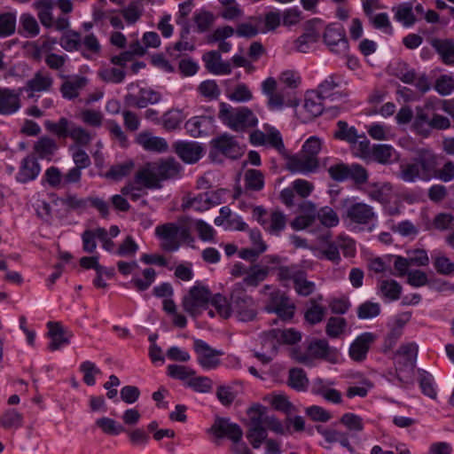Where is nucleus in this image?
I'll use <instances>...</instances> for the list:
<instances>
[{
  "instance_id": "e433bc0d",
  "label": "nucleus",
  "mask_w": 454,
  "mask_h": 454,
  "mask_svg": "<svg viewBox=\"0 0 454 454\" xmlns=\"http://www.w3.org/2000/svg\"><path fill=\"white\" fill-rule=\"evenodd\" d=\"M432 46L445 65L454 66V41L452 39H434L432 42Z\"/></svg>"
},
{
  "instance_id": "f3484780",
  "label": "nucleus",
  "mask_w": 454,
  "mask_h": 454,
  "mask_svg": "<svg viewBox=\"0 0 454 454\" xmlns=\"http://www.w3.org/2000/svg\"><path fill=\"white\" fill-rule=\"evenodd\" d=\"M210 432L219 439L227 438L236 444L241 441L243 431L241 427L227 418H216L210 427Z\"/></svg>"
},
{
  "instance_id": "338daca9",
  "label": "nucleus",
  "mask_w": 454,
  "mask_h": 454,
  "mask_svg": "<svg viewBox=\"0 0 454 454\" xmlns=\"http://www.w3.org/2000/svg\"><path fill=\"white\" fill-rule=\"evenodd\" d=\"M267 428L264 425L249 427L247 437L254 449L261 447L262 443L267 441Z\"/></svg>"
},
{
  "instance_id": "7ed1b4c3",
  "label": "nucleus",
  "mask_w": 454,
  "mask_h": 454,
  "mask_svg": "<svg viewBox=\"0 0 454 454\" xmlns=\"http://www.w3.org/2000/svg\"><path fill=\"white\" fill-rule=\"evenodd\" d=\"M43 125L46 130L59 138H71L74 145L69 147V150L74 147L83 148L93 140L90 132L66 117L59 118L58 121L46 120Z\"/></svg>"
},
{
  "instance_id": "8fccbe9b",
  "label": "nucleus",
  "mask_w": 454,
  "mask_h": 454,
  "mask_svg": "<svg viewBox=\"0 0 454 454\" xmlns=\"http://www.w3.org/2000/svg\"><path fill=\"white\" fill-rule=\"evenodd\" d=\"M395 19L401 22L404 27H410L416 22V18L410 3H404L394 8Z\"/></svg>"
},
{
  "instance_id": "a878e982",
  "label": "nucleus",
  "mask_w": 454,
  "mask_h": 454,
  "mask_svg": "<svg viewBox=\"0 0 454 454\" xmlns=\"http://www.w3.org/2000/svg\"><path fill=\"white\" fill-rule=\"evenodd\" d=\"M214 122V118L210 116H193L185 122L184 128L191 137H201L213 132Z\"/></svg>"
},
{
  "instance_id": "a19ab883",
  "label": "nucleus",
  "mask_w": 454,
  "mask_h": 454,
  "mask_svg": "<svg viewBox=\"0 0 454 454\" xmlns=\"http://www.w3.org/2000/svg\"><path fill=\"white\" fill-rule=\"evenodd\" d=\"M286 225V217L279 210L272 211L267 219V223L262 228L270 234L278 235Z\"/></svg>"
},
{
  "instance_id": "4c0bfd02",
  "label": "nucleus",
  "mask_w": 454,
  "mask_h": 454,
  "mask_svg": "<svg viewBox=\"0 0 454 454\" xmlns=\"http://www.w3.org/2000/svg\"><path fill=\"white\" fill-rule=\"evenodd\" d=\"M58 43L57 39L51 37H41L37 41L31 43L32 51L31 55L34 59L41 60L43 58L53 53Z\"/></svg>"
},
{
  "instance_id": "393cba45",
  "label": "nucleus",
  "mask_w": 454,
  "mask_h": 454,
  "mask_svg": "<svg viewBox=\"0 0 454 454\" xmlns=\"http://www.w3.org/2000/svg\"><path fill=\"white\" fill-rule=\"evenodd\" d=\"M21 93L22 89H0V115H12L20 110Z\"/></svg>"
},
{
  "instance_id": "aec40b11",
  "label": "nucleus",
  "mask_w": 454,
  "mask_h": 454,
  "mask_svg": "<svg viewBox=\"0 0 454 454\" xmlns=\"http://www.w3.org/2000/svg\"><path fill=\"white\" fill-rule=\"evenodd\" d=\"M178 233L179 226L174 223H167L155 228V235L162 240L160 247L167 252H175L179 249Z\"/></svg>"
},
{
  "instance_id": "dca6fc26",
  "label": "nucleus",
  "mask_w": 454,
  "mask_h": 454,
  "mask_svg": "<svg viewBox=\"0 0 454 454\" xmlns=\"http://www.w3.org/2000/svg\"><path fill=\"white\" fill-rule=\"evenodd\" d=\"M211 292L205 286H192L188 295L183 300L184 309L192 316H195L198 309L206 307L209 303Z\"/></svg>"
},
{
  "instance_id": "f8f14e48",
  "label": "nucleus",
  "mask_w": 454,
  "mask_h": 454,
  "mask_svg": "<svg viewBox=\"0 0 454 454\" xmlns=\"http://www.w3.org/2000/svg\"><path fill=\"white\" fill-rule=\"evenodd\" d=\"M418 351V345L414 342L403 344L396 350L395 366L397 373V379L399 381L403 382V380L400 376L401 372H413L416 366Z\"/></svg>"
},
{
  "instance_id": "c03bdc74",
  "label": "nucleus",
  "mask_w": 454,
  "mask_h": 454,
  "mask_svg": "<svg viewBox=\"0 0 454 454\" xmlns=\"http://www.w3.org/2000/svg\"><path fill=\"white\" fill-rule=\"evenodd\" d=\"M303 271L304 270L297 264L279 266L278 268V279L281 281L284 286H286L289 281H293L294 284L296 280H299Z\"/></svg>"
},
{
  "instance_id": "c756f323",
  "label": "nucleus",
  "mask_w": 454,
  "mask_h": 454,
  "mask_svg": "<svg viewBox=\"0 0 454 454\" xmlns=\"http://www.w3.org/2000/svg\"><path fill=\"white\" fill-rule=\"evenodd\" d=\"M40 172L41 166L37 159L32 156H27L20 161L15 179L18 183L27 184L35 180Z\"/></svg>"
},
{
  "instance_id": "412c9836",
  "label": "nucleus",
  "mask_w": 454,
  "mask_h": 454,
  "mask_svg": "<svg viewBox=\"0 0 454 454\" xmlns=\"http://www.w3.org/2000/svg\"><path fill=\"white\" fill-rule=\"evenodd\" d=\"M173 148L177 156L188 164L198 162L204 153L202 145L194 141H176Z\"/></svg>"
},
{
  "instance_id": "37998d69",
  "label": "nucleus",
  "mask_w": 454,
  "mask_h": 454,
  "mask_svg": "<svg viewBox=\"0 0 454 454\" xmlns=\"http://www.w3.org/2000/svg\"><path fill=\"white\" fill-rule=\"evenodd\" d=\"M326 314V309L317 303V299L309 301V307L304 313V318L311 325H315L323 321Z\"/></svg>"
},
{
  "instance_id": "7c9ffc66",
  "label": "nucleus",
  "mask_w": 454,
  "mask_h": 454,
  "mask_svg": "<svg viewBox=\"0 0 454 454\" xmlns=\"http://www.w3.org/2000/svg\"><path fill=\"white\" fill-rule=\"evenodd\" d=\"M206 69L216 75L230 74L231 67L229 62L222 60L221 54L216 51H210L202 56Z\"/></svg>"
},
{
  "instance_id": "4468645a",
  "label": "nucleus",
  "mask_w": 454,
  "mask_h": 454,
  "mask_svg": "<svg viewBox=\"0 0 454 454\" xmlns=\"http://www.w3.org/2000/svg\"><path fill=\"white\" fill-rule=\"evenodd\" d=\"M193 348L198 355V364L206 371L217 368L220 364L219 356L223 355L221 350L211 348L206 341L196 339Z\"/></svg>"
},
{
  "instance_id": "f704fd0d",
  "label": "nucleus",
  "mask_w": 454,
  "mask_h": 454,
  "mask_svg": "<svg viewBox=\"0 0 454 454\" xmlns=\"http://www.w3.org/2000/svg\"><path fill=\"white\" fill-rule=\"evenodd\" d=\"M53 80L50 74H44L41 72L35 74L32 79L27 82L22 91L30 92L28 97H33L35 92L47 91L52 86Z\"/></svg>"
},
{
  "instance_id": "3c124183",
  "label": "nucleus",
  "mask_w": 454,
  "mask_h": 454,
  "mask_svg": "<svg viewBox=\"0 0 454 454\" xmlns=\"http://www.w3.org/2000/svg\"><path fill=\"white\" fill-rule=\"evenodd\" d=\"M269 335L285 344H295L301 340V333L294 328L272 329L269 332Z\"/></svg>"
},
{
  "instance_id": "1a4fd4ad",
  "label": "nucleus",
  "mask_w": 454,
  "mask_h": 454,
  "mask_svg": "<svg viewBox=\"0 0 454 454\" xmlns=\"http://www.w3.org/2000/svg\"><path fill=\"white\" fill-rule=\"evenodd\" d=\"M323 40L332 53L342 57L348 55L349 45L345 28L341 24L331 23L326 26Z\"/></svg>"
},
{
  "instance_id": "49530a36",
  "label": "nucleus",
  "mask_w": 454,
  "mask_h": 454,
  "mask_svg": "<svg viewBox=\"0 0 454 454\" xmlns=\"http://www.w3.org/2000/svg\"><path fill=\"white\" fill-rule=\"evenodd\" d=\"M288 386L296 391H306L309 379L303 369L293 368L289 371Z\"/></svg>"
},
{
  "instance_id": "72a5a7b5",
  "label": "nucleus",
  "mask_w": 454,
  "mask_h": 454,
  "mask_svg": "<svg viewBox=\"0 0 454 454\" xmlns=\"http://www.w3.org/2000/svg\"><path fill=\"white\" fill-rule=\"evenodd\" d=\"M268 274V267H261L258 264H254L249 267L243 280L234 285H240L242 288H245V286L257 287L261 282L266 279Z\"/></svg>"
},
{
  "instance_id": "864d4df0",
  "label": "nucleus",
  "mask_w": 454,
  "mask_h": 454,
  "mask_svg": "<svg viewBox=\"0 0 454 454\" xmlns=\"http://www.w3.org/2000/svg\"><path fill=\"white\" fill-rule=\"evenodd\" d=\"M185 116L182 110L170 109L162 116V125L166 130L172 131L180 128Z\"/></svg>"
},
{
  "instance_id": "9b49d317",
  "label": "nucleus",
  "mask_w": 454,
  "mask_h": 454,
  "mask_svg": "<svg viewBox=\"0 0 454 454\" xmlns=\"http://www.w3.org/2000/svg\"><path fill=\"white\" fill-rule=\"evenodd\" d=\"M265 310L277 314L283 321H290L294 316L295 305L286 294L275 291L270 294Z\"/></svg>"
},
{
  "instance_id": "5fc2aeb1",
  "label": "nucleus",
  "mask_w": 454,
  "mask_h": 454,
  "mask_svg": "<svg viewBox=\"0 0 454 454\" xmlns=\"http://www.w3.org/2000/svg\"><path fill=\"white\" fill-rule=\"evenodd\" d=\"M135 164L131 160L113 165L106 173V177L113 179L114 181H120L123 177L129 176L133 170Z\"/></svg>"
},
{
  "instance_id": "bb28decb",
  "label": "nucleus",
  "mask_w": 454,
  "mask_h": 454,
  "mask_svg": "<svg viewBox=\"0 0 454 454\" xmlns=\"http://www.w3.org/2000/svg\"><path fill=\"white\" fill-rule=\"evenodd\" d=\"M376 340V336L372 333H363L358 335L349 347V356L356 362L364 361L370 349L371 345Z\"/></svg>"
},
{
  "instance_id": "79ce46f5",
  "label": "nucleus",
  "mask_w": 454,
  "mask_h": 454,
  "mask_svg": "<svg viewBox=\"0 0 454 454\" xmlns=\"http://www.w3.org/2000/svg\"><path fill=\"white\" fill-rule=\"evenodd\" d=\"M320 33L314 27H309L305 33L295 40V48L298 51L306 53L311 45L318 41Z\"/></svg>"
},
{
  "instance_id": "f257e3e1",
  "label": "nucleus",
  "mask_w": 454,
  "mask_h": 454,
  "mask_svg": "<svg viewBox=\"0 0 454 454\" xmlns=\"http://www.w3.org/2000/svg\"><path fill=\"white\" fill-rule=\"evenodd\" d=\"M181 165L172 157L146 162L136 172L137 182H144L147 189L157 190L162 187V182L177 177Z\"/></svg>"
},
{
  "instance_id": "b1692460",
  "label": "nucleus",
  "mask_w": 454,
  "mask_h": 454,
  "mask_svg": "<svg viewBox=\"0 0 454 454\" xmlns=\"http://www.w3.org/2000/svg\"><path fill=\"white\" fill-rule=\"evenodd\" d=\"M345 215L352 223L359 225L368 224L376 217L373 207L364 202L350 204Z\"/></svg>"
},
{
  "instance_id": "a211bd4d",
  "label": "nucleus",
  "mask_w": 454,
  "mask_h": 454,
  "mask_svg": "<svg viewBox=\"0 0 454 454\" xmlns=\"http://www.w3.org/2000/svg\"><path fill=\"white\" fill-rule=\"evenodd\" d=\"M438 108L432 98H429L423 106L416 107L412 127L418 134L425 137L430 134V121L434 112Z\"/></svg>"
},
{
  "instance_id": "423d86ee",
  "label": "nucleus",
  "mask_w": 454,
  "mask_h": 454,
  "mask_svg": "<svg viewBox=\"0 0 454 454\" xmlns=\"http://www.w3.org/2000/svg\"><path fill=\"white\" fill-rule=\"evenodd\" d=\"M294 358L301 364H310L313 359H323L335 364L339 359V352L336 348L331 347L326 340H314L307 347V352L294 351Z\"/></svg>"
},
{
  "instance_id": "9d476101",
  "label": "nucleus",
  "mask_w": 454,
  "mask_h": 454,
  "mask_svg": "<svg viewBox=\"0 0 454 454\" xmlns=\"http://www.w3.org/2000/svg\"><path fill=\"white\" fill-rule=\"evenodd\" d=\"M346 82L342 75L332 74L318 84L316 91L324 99H330L331 101L341 100L348 96L344 88Z\"/></svg>"
},
{
  "instance_id": "ea45409f",
  "label": "nucleus",
  "mask_w": 454,
  "mask_h": 454,
  "mask_svg": "<svg viewBox=\"0 0 454 454\" xmlns=\"http://www.w3.org/2000/svg\"><path fill=\"white\" fill-rule=\"evenodd\" d=\"M396 177L404 183L422 181V176L412 158L409 162L401 163Z\"/></svg>"
},
{
  "instance_id": "69168bd1",
  "label": "nucleus",
  "mask_w": 454,
  "mask_h": 454,
  "mask_svg": "<svg viewBox=\"0 0 454 454\" xmlns=\"http://www.w3.org/2000/svg\"><path fill=\"white\" fill-rule=\"evenodd\" d=\"M59 44L67 51H79L81 50V35L76 31H69L60 37Z\"/></svg>"
},
{
  "instance_id": "e2e57ef3",
  "label": "nucleus",
  "mask_w": 454,
  "mask_h": 454,
  "mask_svg": "<svg viewBox=\"0 0 454 454\" xmlns=\"http://www.w3.org/2000/svg\"><path fill=\"white\" fill-rule=\"evenodd\" d=\"M195 371L180 364H169L167 367V374L175 380H179L184 384L189 381L192 376L195 375Z\"/></svg>"
},
{
  "instance_id": "0e129e2a",
  "label": "nucleus",
  "mask_w": 454,
  "mask_h": 454,
  "mask_svg": "<svg viewBox=\"0 0 454 454\" xmlns=\"http://www.w3.org/2000/svg\"><path fill=\"white\" fill-rule=\"evenodd\" d=\"M317 218L320 223L327 228H333L339 224L340 218L337 213L328 206L322 207L317 214Z\"/></svg>"
},
{
  "instance_id": "603ef678",
  "label": "nucleus",
  "mask_w": 454,
  "mask_h": 454,
  "mask_svg": "<svg viewBox=\"0 0 454 454\" xmlns=\"http://www.w3.org/2000/svg\"><path fill=\"white\" fill-rule=\"evenodd\" d=\"M419 383L422 393L431 399H436L437 391L435 388L434 380L431 373L425 370H419Z\"/></svg>"
},
{
  "instance_id": "09e8293b",
  "label": "nucleus",
  "mask_w": 454,
  "mask_h": 454,
  "mask_svg": "<svg viewBox=\"0 0 454 454\" xmlns=\"http://www.w3.org/2000/svg\"><path fill=\"white\" fill-rule=\"evenodd\" d=\"M23 415L15 409L5 411L0 417V425L4 429H18L23 426Z\"/></svg>"
},
{
  "instance_id": "13d9d810",
  "label": "nucleus",
  "mask_w": 454,
  "mask_h": 454,
  "mask_svg": "<svg viewBox=\"0 0 454 454\" xmlns=\"http://www.w3.org/2000/svg\"><path fill=\"white\" fill-rule=\"evenodd\" d=\"M347 320L341 317H331L325 325V333L328 337L339 338L346 330Z\"/></svg>"
},
{
  "instance_id": "ddd939ff",
  "label": "nucleus",
  "mask_w": 454,
  "mask_h": 454,
  "mask_svg": "<svg viewBox=\"0 0 454 454\" xmlns=\"http://www.w3.org/2000/svg\"><path fill=\"white\" fill-rule=\"evenodd\" d=\"M412 159L422 176V181L428 182L434 179L438 162L433 151L426 148L418 149Z\"/></svg>"
},
{
  "instance_id": "6e6552de",
  "label": "nucleus",
  "mask_w": 454,
  "mask_h": 454,
  "mask_svg": "<svg viewBox=\"0 0 454 454\" xmlns=\"http://www.w3.org/2000/svg\"><path fill=\"white\" fill-rule=\"evenodd\" d=\"M328 174L336 182L353 181L356 184H364L368 181L366 169L356 163L348 165L343 162L336 163L329 167Z\"/></svg>"
},
{
  "instance_id": "de8ad7c7",
  "label": "nucleus",
  "mask_w": 454,
  "mask_h": 454,
  "mask_svg": "<svg viewBox=\"0 0 454 454\" xmlns=\"http://www.w3.org/2000/svg\"><path fill=\"white\" fill-rule=\"evenodd\" d=\"M33 7L38 11V18L41 23L46 27H51L53 25L52 1L39 0L33 4Z\"/></svg>"
},
{
  "instance_id": "2eb2a0df",
  "label": "nucleus",
  "mask_w": 454,
  "mask_h": 454,
  "mask_svg": "<svg viewBox=\"0 0 454 454\" xmlns=\"http://www.w3.org/2000/svg\"><path fill=\"white\" fill-rule=\"evenodd\" d=\"M210 145L213 150L231 160H237L243 154V149L235 137L226 132L213 138Z\"/></svg>"
},
{
  "instance_id": "a18cd8bd",
  "label": "nucleus",
  "mask_w": 454,
  "mask_h": 454,
  "mask_svg": "<svg viewBox=\"0 0 454 454\" xmlns=\"http://www.w3.org/2000/svg\"><path fill=\"white\" fill-rule=\"evenodd\" d=\"M147 187L144 182H137L136 175L133 181L127 183L121 190L123 196L129 197L131 200L137 201L142 196L146 195Z\"/></svg>"
},
{
  "instance_id": "473e14b6",
  "label": "nucleus",
  "mask_w": 454,
  "mask_h": 454,
  "mask_svg": "<svg viewBox=\"0 0 454 454\" xmlns=\"http://www.w3.org/2000/svg\"><path fill=\"white\" fill-rule=\"evenodd\" d=\"M402 291V286L394 279H383L378 283V294L385 302L399 300Z\"/></svg>"
},
{
  "instance_id": "bf43d9fd",
  "label": "nucleus",
  "mask_w": 454,
  "mask_h": 454,
  "mask_svg": "<svg viewBox=\"0 0 454 454\" xmlns=\"http://www.w3.org/2000/svg\"><path fill=\"white\" fill-rule=\"evenodd\" d=\"M208 200L209 199L207 195L205 194V192H202L192 198H187L186 200H184L182 203V208L183 210L193 208L199 212L206 211L210 208Z\"/></svg>"
},
{
  "instance_id": "58836bf2",
  "label": "nucleus",
  "mask_w": 454,
  "mask_h": 454,
  "mask_svg": "<svg viewBox=\"0 0 454 454\" xmlns=\"http://www.w3.org/2000/svg\"><path fill=\"white\" fill-rule=\"evenodd\" d=\"M81 55L89 60L94 59L101 52V45L94 34L86 35L81 39Z\"/></svg>"
},
{
  "instance_id": "20e7f679",
  "label": "nucleus",
  "mask_w": 454,
  "mask_h": 454,
  "mask_svg": "<svg viewBox=\"0 0 454 454\" xmlns=\"http://www.w3.org/2000/svg\"><path fill=\"white\" fill-rule=\"evenodd\" d=\"M231 316L243 323L253 322L257 318L258 304L247 294L240 285H233L231 291Z\"/></svg>"
},
{
  "instance_id": "680f3d73",
  "label": "nucleus",
  "mask_w": 454,
  "mask_h": 454,
  "mask_svg": "<svg viewBox=\"0 0 454 454\" xmlns=\"http://www.w3.org/2000/svg\"><path fill=\"white\" fill-rule=\"evenodd\" d=\"M325 440L330 443L339 442L342 447L353 453L354 448L349 443L347 434L333 429H325L320 432Z\"/></svg>"
},
{
  "instance_id": "2f4dec72",
  "label": "nucleus",
  "mask_w": 454,
  "mask_h": 454,
  "mask_svg": "<svg viewBox=\"0 0 454 454\" xmlns=\"http://www.w3.org/2000/svg\"><path fill=\"white\" fill-rule=\"evenodd\" d=\"M136 143L148 152L165 153L168 149L165 138L153 136L148 131L140 132L136 137Z\"/></svg>"
},
{
  "instance_id": "cd10ccee",
  "label": "nucleus",
  "mask_w": 454,
  "mask_h": 454,
  "mask_svg": "<svg viewBox=\"0 0 454 454\" xmlns=\"http://www.w3.org/2000/svg\"><path fill=\"white\" fill-rule=\"evenodd\" d=\"M161 95L151 88H141L137 94L129 93L125 96V102L130 106L145 108L148 105L160 102Z\"/></svg>"
},
{
  "instance_id": "39448f33",
  "label": "nucleus",
  "mask_w": 454,
  "mask_h": 454,
  "mask_svg": "<svg viewBox=\"0 0 454 454\" xmlns=\"http://www.w3.org/2000/svg\"><path fill=\"white\" fill-rule=\"evenodd\" d=\"M325 244L320 248V258H325L338 265L340 261V250L345 257H354L356 253L355 241L347 235L340 234L335 239H329V236L322 237Z\"/></svg>"
},
{
  "instance_id": "c85d7f7f",
  "label": "nucleus",
  "mask_w": 454,
  "mask_h": 454,
  "mask_svg": "<svg viewBox=\"0 0 454 454\" xmlns=\"http://www.w3.org/2000/svg\"><path fill=\"white\" fill-rule=\"evenodd\" d=\"M323 100L324 98L316 90L306 93L301 112L303 121H309L323 113Z\"/></svg>"
},
{
  "instance_id": "f03ea898",
  "label": "nucleus",
  "mask_w": 454,
  "mask_h": 454,
  "mask_svg": "<svg viewBox=\"0 0 454 454\" xmlns=\"http://www.w3.org/2000/svg\"><path fill=\"white\" fill-rule=\"evenodd\" d=\"M218 118L235 132H246L258 125V118L247 106L233 107L227 103L219 106Z\"/></svg>"
},
{
  "instance_id": "4d7b16f0",
  "label": "nucleus",
  "mask_w": 454,
  "mask_h": 454,
  "mask_svg": "<svg viewBox=\"0 0 454 454\" xmlns=\"http://www.w3.org/2000/svg\"><path fill=\"white\" fill-rule=\"evenodd\" d=\"M245 186L248 190L261 191L264 187V176L258 169H247L244 176Z\"/></svg>"
},
{
  "instance_id": "6e6d98bb",
  "label": "nucleus",
  "mask_w": 454,
  "mask_h": 454,
  "mask_svg": "<svg viewBox=\"0 0 454 454\" xmlns=\"http://www.w3.org/2000/svg\"><path fill=\"white\" fill-rule=\"evenodd\" d=\"M143 278L139 277H133L130 284L138 291L143 292L147 290L152 284L155 281L156 271L153 268H146L143 270Z\"/></svg>"
},
{
  "instance_id": "0eeeda50",
  "label": "nucleus",
  "mask_w": 454,
  "mask_h": 454,
  "mask_svg": "<svg viewBox=\"0 0 454 454\" xmlns=\"http://www.w3.org/2000/svg\"><path fill=\"white\" fill-rule=\"evenodd\" d=\"M262 92L267 97V106L271 111L298 105V100L293 93L284 89L277 90V81L273 77H268L262 82Z\"/></svg>"
},
{
  "instance_id": "774afa93",
  "label": "nucleus",
  "mask_w": 454,
  "mask_h": 454,
  "mask_svg": "<svg viewBox=\"0 0 454 454\" xmlns=\"http://www.w3.org/2000/svg\"><path fill=\"white\" fill-rule=\"evenodd\" d=\"M43 181L53 189L64 188L63 174L58 167H49L43 174Z\"/></svg>"
},
{
  "instance_id": "052dcab7",
  "label": "nucleus",
  "mask_w": 454,
  "mask_h": 454,
  "mask_svg": "<svg viewBox=\"0 0 454 454\" xmlns=\"http://www.w3.org/2000/svg\"><path fill=\"white\" fill-rule=\"evenodd\" d=\"M380 312V304L371 301H366L361 303L356 309L357 317L362 320L374 318L378 317Z\"/></svg>"
},
{
  "instance_id": "4be33fe9",
  "label": "nucleus",
  "mask_w": 454,
  "mask_h": 454,
  "mask_svg": "<svg viewBox=\"0 0 454 454\" xmlns=\"http://www.w3.org/2000/svg\"><path fill=\"white\" fill-rule=\"evenodd\" d=\"M47 327L49 330L48 336L51 339L48 348L51 351L59 350L70 343L73 333L59 322L50 321L47 323Z\"/></svg>"
},
{
  "instance_id": "5701e85b",
  "label": "nucleus",
  "mask_w": 454,
  "mask_h": 454,
  "mask_svg": "<svg viewBox=\"0 0 454 454\" xmlns=\"http://www.w3.org/2000/svg\"><path fill=\"white\" fill-rule=\"evenodd\" d=\"M333 385V382L331 380L316 378L311 383L310 392L315 395L321 396L328 403L340 404L342 403V395L339 390L332 387Z\"/></svg>"
},
{
  "instance_id": "6ab92c4d",
  "label": "nucleus",
  "mask_w": 454,
  "mask_h": 454,
  "mask_svg": "<svg viewBox=\"0 0 454 454\" xmlns=\"http://www.w3.org/2000/svg\"><path fill=\"white\" fill-rule=\"evenodd\" d=\"M286 168L292 173L309 175L317 170L318 160H314L303 153L289 155L286 158Z\"/></svg>"
},
{
  "instance_id": "c9c22d12",
  "label": "nucleus",
  "mask_w": 454,
  "mask_h": 454,
  "mask_svg": "<svg viewBox=\"0 0 454 454\" xmlns=\"http://www.w3.org/2000/svg\"><path fill=\"white\" fill-rule=\"evenodd\" d=\"M33 149L38 159L51 160L59 146L53 138L43 136L35 143Z\"/></svg>"
}]
</instances>
